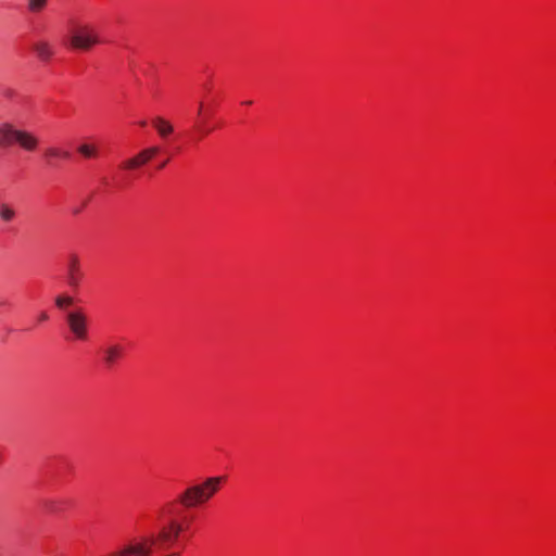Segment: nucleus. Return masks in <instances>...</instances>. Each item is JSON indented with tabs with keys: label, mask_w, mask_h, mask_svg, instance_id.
Wrapping results in <instances>:
<instances>
[{
	"label": "nucleus",
	"mask_w": 556,
	"mask_h": 556,
	"mask_svg": "<svg viewBox=\"0 0 556 556\" xmlns=\"http://www.w3.org/2000/svg\"><path fill=\"white\" fill-rule=\"evenodd\" d=\"M160 152L159 147H150L148 149L142 150L134 157H130L124 161L121 164V168L123 169H135L144 164H147L152 157H154Z\"/></svg>",
	"instance_id": "obj_5"
},
{
	"label": "nucleus",
	"mask_w": 556,
	"mask_h": 556,
	"mask_svg": "<svg viewBox=\"0 0 556 556\" xmlns=\"http://www.w3.org/2000/svg\"><path fill=\"white\" fill-rule=\"evenodd\" d=\"M48 319V314L46 312L40 313L39 320L45 321Z\"/></svg>",
	"instance_id": "obj_18"
},
{
	"label": "nucleus",
	"mask_w": 556,
	"mask_h": 556,
	"mask_svg": "<svg viewBox=\"0 0 556 556\" xmlns=\"http://www.w3.org/2000/svg\"><path fill=\"white\" fill-rule=\"evenodd\" d=\"M18 135L16 136V143L22 150L33 153L37 151L40 139L38 136H36L34 132L25 130V129H18Z\"/></svg>",
	"instance_id": "obj_7"
},
{
	"label": "nucleus",
	"mask_w": 556,
	"mask_h": 556,
	"mask_svg": "<svg viewBox=\"0 0 556 556\" xmlns=\"http://www.w3.org/2000/svg\"><path fill=\"white\" fill-rule=\"evenodd\" d=\"M101 42L99 34L91 25H79L71 35L70 43L73 49L89 50Z\"/></svg>",
	"instance_id": "obj_3"
},
{
	"label": "nucleus",
	"mask_w": 556,
	"mask_h": 556,
	"mask_svg": "<svg viewBox=\"0 0 556 556\" xmlns=\"http://www.w3.org/2000/svg\"><path fill=\"white\" fill-rule=\"evenodd\" d=\"M224 477H210L202 482L189 485L181 492L177 502L185 508H192L208 502L220 489Z\"/></svg>",
	"instance_id": "obj_2"
},
{
	"label": "nucleus",
	"mask_w": 556,
	"mask_h": 556,
	"mask_svg": "<svg viewBox=\"0 0 556 556\" xmlns=\"http://www.w3.org/2000/svg\"><path fill=\"white\" fill-rule=\"evenodd\" d=\"M77 152L84 159H97L99 156V147L92 142H83L77 147Z\"/></svg>",
	"instance_id": "obj_11"
},
{
	"label": "nucleus",
	"mask_w": 556,
	"mask_h": 556,
	"mask_svg": "<svg viewBox=\"0 0 556 556\" xmlns=\"http://www.w3.org/2000/svg\"><path fill=\"white\" fill-rule=\"evenodd\" d=\"M0 217L3 222L8 223L13 219L14 211H1Z\"/></svg>",
	"instance_id": "obj_17"
},
{
	"label": "nucleus",
	"mask_w": 556,
	"mask_h": 556,
	"mask_svg": "<svg viewBox=\"0 0 556 556\" xmlns=\"http://www.w3.org/2000/svg\"><path fill=\"white\" fill-rule=\"evenodd\" d=\"M74 302L72 296L68 295H59L55 298V305L59 308H65L66 306L72 305Z\"/></svg>",
	"instance_id": "obj_15"
},
{
	"label": "nucleus",
	"mask_w": 556,
	"mask_h": 556,
	"mask_svg": "<svg viewBox=\"0 0 556 556\" xmlns=\"http://www.w3.org/2000/svg\"><path fill=\"white\" fill-rule=\"evenodd\" d=\"M202 109H203V103H200L199 115L202 113Z\"/></svg>",
	"instance_id": "obj_19"
},
{
	"label": "nucleus",
	"mask_w": 556,
	"mask_h": 556,
	"mask_svg": "<svg viewBox=\"0 0 556 556\" xmlns=\"http://www.w3.org/2000/svg\"><path fill=\"white\" fill-rule=\"evenodd\" d=\"M175 505H176V502H168L166 503L162 508H161V511H160V515L165 517V516H169L172 515L174 508H175Z\"/></svg>",
	"instance_id": "obj_16"
},
{
	"label": "nucleus",
	"mask_w": 556,
	"mask_h": 556,
	"mask_svg": "<svg viewBox=\"0 0 556 556\" xmlns=\"http://www.w3.org/2000/svg\"><path fill=\"white\" fill-rule=\"evenodd\" d=\"M81 277L83 274L78 256L73 254L67 260L66 282L73 290H77L79 288Z\"/></svg>",
	"instance_id": "obj_6"
},
{
	"label": "nucleus",
	"mask_w": 556,
	"mask_h": 556,
	"mask_svg": "<svg viewBox=\"0 0 556 556\" xmlns=\"http://www.w3.org/2000/svg\"><path fill=\"white\" fill-rule=\"evenodd\" d=\"M125 349L122 344H109L102 350L103 363L108 368L116 365L119 358L124 355Z\"/></svg>",
	"instance_id": "obj_8"
},
{
	"label": "nucleus",
	"mask_w": 556,
	"mask_h": 556,
	"mask_svg": "<svg viewBox=\"0 0 556 556\" xmlns=\"http://www.w3.org/2000/svg\"><path fill=\"white\" fill-rule=\"evenodd\" d=\"M66 323L77 340L87 339V317L80 311L70 312L66 315Z\"/></svg>",
	"instance_id": "obj_4"
},
{
	"label": "nucleus",
	"mask_w": 556,
	"mask_h": 556,
	"mask_svg": "<svg viewBox=\"0 0 556 556\" xmlns=\"http://www.w3.org/2000/svg\"><path fill=\"white\" fill-rule=\"evenodd\" d=\"M71 152L67 150H63L59 147H48L45 150V157L47 159H61V160H70Z\"/></svg>",
	"instance_id": "obj_12"
},
{
	"label": "nucleus",
	"mask_w": 556,
	"mask_h": 556,
	"mask_svg": "<svg viewBox=\"0 0 556 556\" xmlns=\"http://www.w3.org/2000/svg\"><path fill=\"white\" fill-rule=\"evenodd\" d=\"M31 48L37 58L42 62L50 61L55 53L53 45L46 39L35 41Z\"/></svg>",
	"instance_id": "obj_9"
},
{
	"label": "nucleus",
	"mask_w": 556,
	"mask_h": 556,
	"mask_svg": "<svg viewBox=\"0 0 556 556\" xmlns=\"http://www.w3.org/2000/svg\"><path fill=\"white\" fill-rule=\"evenodd\" d=\"M18 128L11 123L0 124V147H11L16 143Z\"/></svg>",
	"instance_id": "obj_10"
},
{
	"label": "nucleus",
	"mask_w": 556,
	"mask_h": 556,
	"mask_svg": "<svg viewBox=\"0 0 556 556\" xmlns=\"http://www.w3.org/2000/svg\"><path fill=\"white\" fill-rule=\"evenodd\" d=\"M49 0H27L26 9L30 14L38 15L45 11Z\"/></svg>",
	"instance_id": "obj_14"
},
{
	"label": "nucleus",
	"mask_w": 556,
	"mask_h": 556,
	"mask_svg": "<svg viewBox=\"0 0 556 556\" xmlns=\"http://www.w3.org/2000/svg\"><path fill=\"white\" fill-rule=\"evenodd\" d=\"M185 527L175 518H168L155 532L143 533L128 539L111 556H179L178 553L164 554L174 547Z\"/></svg>",
	"instance_id": "obj_1"
},
{
	"label": "nucleus",
	"mask_w": 556,
	"mask_h": 556,
	"mask_svg": "<svg viewBox=\"0 0 556 556\" xmlns=\"http://www.w3.org/2000/svg\"><path fill=\"white\" fill-rule=\"evenodd\" d=\"M152 124L161 137H166L170 135L174 130L173 126L162 117H155L152 121Z\"/></svg>",
	"instance_id": "obj_13"
}]
</instances>
